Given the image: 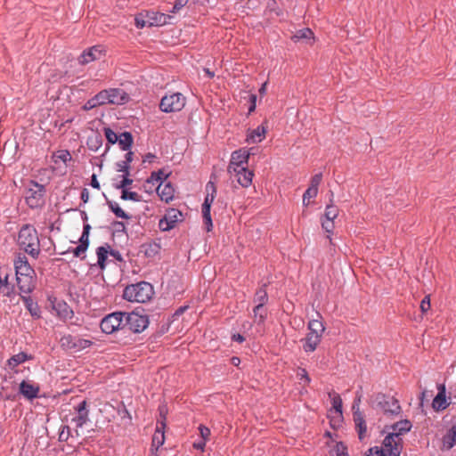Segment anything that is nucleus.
Masks as SVG:
<instances>
[{"label":"nucleus","instance_id":"3","mask_svg":"<svg viewBox=\"0 0 456 456\" xmlns=\"http://www.w3.org/2000/svg\"><path fill=\"white\" fill-rule=\"evenodd\" d=\"M383 446L370 448L364 456H400L402 452V438L398 434L389 433L383 440Z\"/></svg>","mask_w":456,"mask_h":456},{"label":"nucleus","instance_id":"32","mask_svg":"<svg viewBox=\"0 0 456 456\" xmlns=\"http://www.w3.org/2000/svg\"><path fill=\"white\" fill-rule=\"evenodd\" d=\"M314 37V32L308 28H305L303 29H299L298 31H297L292 37H291V39L294 41V42H298L300 41L301 39H311Z\"/></svg>","mask_w":456,"mask_h":456},{"label":"nucleus","instance_id":"50","mask_svg":"<svg viewBox=\"0 0 456 456\" xmlns=\"http://www.w3.org/2000/svg\"><path fill=\"white\" fill-rule=\"evenodd\" d=\"M322 226L325 230V232L328 233H331L335 227L334 222L332 219H326L325 221H322Z\"/></svg>","mask_w":456,"mask_h":456},{"label":"nucleus","instance_id":"7","mask_svg":"<svg viewBox=\"0 0 456 456\" xmlns=\"http://www.w3.org/2000/svg\"><path fill=\"white\" fill-rule=\"evenodd\" d=\"M149 324L148 317L137 312L125 313V329L134 333L143 331Z\"/></svg>","mask_w":456,"mask_h":456},{"label":"nucleus","instance_id":"43","mask_svg":"<svg viewBox=\"0 0 456 456\" xmlns=\"http://www.w3.org/2000/svg\"><path fill=\"white\" fill-rule=\"evenodd\" d=\"M91 230V226L89 224H85L83 228L82 235L79 239V244L85 243L86 247L89 245V232Z\"/></svg>","mask_w":456,"mask_h":456},{"label":"nucleus","instance_id":"58","mask_svg":"<svg viewBox=\"0 0 456 456\" xmlns=\"http://www.w3.org/2000/svg\"><path fill=\"white\" fill-rule=\"evenodd\" d=\"M57 158H59L62 161L66 162L68 159H70V154L67 151H59Z\"/></svg>","mask_w":456,"mask_h":456},{"label":"nucleus","instance_id":"57","mask_svg":"<svg viewBox=\"0 0 456 456\" xmlns=\"http://www.w3.org/2000/svg\"><path fill=\"white\" fill-rule=\"evenodd\" d=\"M347 447L345 445L343 442H338L336 444V452L337 456H338V453L346 452Z\"/></svg>","mask_w":456,"mask_h":456},{"label":"nucleus","instance_id":"21","mask_svg":"<svg viewBox=\"0 0 456 456\" xmlns=\"http://www.w3.org/2000/svg\"><path fill=\"white\" fill-rule=\"evenodd\" d=\"M109 93L110 104H124L129 99L128 94L119 88H110L109 89Z\"/></svg>","mask_w":456,"mask_h":456},{"label":"nucleus","instance_id":"42","mask_svg":"<svg viewBox=\"0 0 456 456\" xmlns=\"http://www.w3.org/2000/svg\"><path fill=\"white\" fill-rule=\"evenodd\" d=\"M104 134L109 143L118 142V135L110 128H104Z\"/></svg>","mask_w":456,"mask_h":456},{"label":"nucleus","instance_id":"33","mask_svg":"<svg viewBox=\"0 0 456 456\" xmlns=\"http://www.w3.org/2000/svg\"><path fill=\"white\" fill-rule=\"evenodd\" d=\"M109 208L111 209V211L115 214L117 217L122 218V219H129L130 216L126 214L117 202L109 201L108 202Z\"/></svg>","mask_w":456,"mask_h":456},{"label":"nucleus","instance_id":"14","mask_svg":"<svg viewBox=\"0 0 456 456\" xmlns=\"http://www.w3.org/2000/svg\"><path fill=\"white\" fill-rule=\"evenodd\" d=\"M145 18H148L147 22L150 23V26H162L170 23L172 16L151 11L145 13Z\"/></svg>","mask_w":456,"mask_h":456},{"label":"nucleus","instance_id":"24","mask_svg":"<svg viewBox=\"0 0 456 456\" xmlns=\"http://www.w3.org/2000/svg\"><path fill=\"white\" fill-rule=\"evenodd\" d=\"M411 427V422L409 419H403L393 424L391 428L394 430L393 433L398 434V437H400L401 435L409 432Z\"/></svg>","mask_w":456,"mask_h":456},{"label":"nucleus","instance_id":"8","mask_svg":"<svg viewBox=\"0 0 456 456\" xmlns=\"http://www.w3.org/2000/svg\"><path fill=\"white\" fill-rule=\"evenodd\" d=\"M186 99L180 93L165 95L160 102L159 108L164 112L180 111L185 106Z\"/></svg>","mask_w":456,"mask_h":456},{"label":"nucleus","instance_id":"40","mask_svg":"<svg viewBox=\"0 0 456 456\" xmlns=\"http://www.w3.org/2000/svg\"><path fill=\"white\" fill-rule=\"evenodd\" d=\"M332 407L339 418H342V399L339 395H335L332 398Z\"/></svg>","mask_w":456,"mask_h":456},{"label":"nucleus","instance_id":"55","mask_svg":"<svg viewBox=\"0 0 456 456\" xmlns=\"http://www.w3.org/2000/svg\"><path fill=\"white\" fill-rule=\"evenodd\" d=\"M99 106L98 103H96L94 96L88 100L86 104L84 105V110H90L95 107Z\"/></svg>","mask_w":456,"mask_h":456},{"label":"nucleus","instance_id":"44","mask_svg":"<svg viewBox=\"0 0 456 456\" xmlns=\"http://www.w3.org/2000/svg\"><path fill=\"white\" fill-rule=\"evenodd\" d=\"M134 21H135V26L138 28H142L144 27H151L150 26V23H148V18H145V14H139L138 16L135 17L134 19Z\"/></svg>","mask_w":456,"mask_h":456},{"label":"nucleus","instance_id":"37","mask_svg":"<svg viewBox=\"0 0 456 456\" xmlns=\"http://www.w3.org/2000/svg\"><path fill=\"white\" fill-rule=\"evenodd\" d=\"M267 301V293L265 290H262V289H259L258 290V315L260 317V319H264L265 315L263 314V312H262V306L264 305V304Z\"/></svg>","mask_w":456,"mask_h":456},{"label":"nucleus","instance_id":"38","mask_svg":"<svg viewBox=\"0 0 456 456\" xmlns=\"http://www.w3.org/2000/svg\"><path fill=\"white\" fill-rule=\"evenodd\" d=\"M96 253L98 257V265L101 268H103L107 259L108 250L104 247H99Z\"/></svg>","mask_w":456,"mask_h":456},{"label":"nucleus","instance_id":"29","mask_svg":"<svg viewBox=\"0 0 456 456\" xmlns=\"http://www.w3.org/2000/svg\"><path fill=\"white\" fill-rule=\"evenodd\" d=\"M444 444L447 449H451L456 444V425L452 426L444 436Z\"/></svg>","mask_w":456,"mask_h":456},{"label":"nucleus","instance_id":"5","mask_svg":"<svg viewBox=\"0 0 456 456\" xmlns=\"http://www.w3.org/2000/svg\"><path fill=\"white\" fill-rule=\"evenodd\" d=\"M373 402L385 414L398 415L402 411L398 400L383 393L376 394Z\"/></svg>","mask_w":456,"mask_h":456},{"label":"nucleus","instance_id":"46","mask_svg":"<svg viewBox=\"0 0 456 456\" xmlns=\"http://www.w3.org/2000/svg\"><path fill=\"white\" fill-rule=\"evenodd\" d=\"M269 129L268 121L265 120L260 126H258V142L265 138Z\"/></svg>","mask_w":456,"mask_h":456},{"label":"nucleus","instance_id":"17","mask_svg":"<svg viewBox=\"0 0 456 456\" xmlns=\"http://www.w3.org/2000/svg\"><path fill=\"white\" fill-rule=\"evenodd\" d=\"M353 417H354V421L355 424V428L358 433V437L362 441L364 438L366 431H367L364 416H363L362 412L360 411V409L357 408L353 412Z\"/></svg>","mask_w":456,"mask_h":456},{"label":"nucleus","instance_id":"9","mask_svg":"<svg viewBox=\"0 0 456 456\" xmlns=\"http://www.w3.org/2000/svg\"><path fill=\"white\" fill-rule=\"evenodd\" d=\"M61 346L66 350L78 352L91 346L92 342L77 336L64 335L60 339Z\"/></svg>","mask_w":456,"mask_h":456},{"label":"nucleus","instance_id":"41","mask_svg":"<svg viewBox=\"0 0 456 456\" xmlns=\"http://www.w3.org/2000/svg\"><path fill=\"white\" fill-rule=\"evenodd\" d=\"M317 192H318V191H317L316 188H310L309 187L305 191V193L303 195V203H304V205L308 206L309 205V200L312 199V198L316 197Z\"/></svg>","mask_w":456,"mask_h":456},{"label":"nucleus","instance_id":"18","mask_svg":"<svg viewBox=\"0 0 456 456\" xmlns=\"http://www.w3.org/2000/svg\"><path fill=\"white\" fill-rule=\"evenodd\" d=\"M157 193L161 200L169 202L174 199L175 189L170 182H161L157 187Z\"/></svg>","mask_w":456,"mask_h":456},{"label":"nucleus","instance_id":"48","mask_svg":"<svg viewBox=\"0 0 456 456\" xmlns=\"http://www.w3.org/2000/svg\"><path fill=\"white\" fill-rule=\"evenodd\" d=\"M129 175H126V174L123 175V179L116 184L117 189H122L126 190V187L127 185H130L133 183V180L128 177Z\"/></svg>","mask_w":456,"mask_h":456},{"label":"nucleus","instance_id":"61","mask_svg":"<svg viewBox=\"0 0 456 456\" xmlns=\"http://www.w3.org/2000/svg\"><path fill=\"white\" fill-rule=\"evenodd\" d=\"M81 200L86 203L89 200V191L87 189H84L81 192Z\"/></svg>","mask_w":456,"mask_h":456},{"label":"nucleus","instance_id":"60","mask_svg":"<svg viewBox=\"0 0 456 456\" xmlns=\"http://www.w3.org/2000/svg\"><path fill=\"white\" fill-rule=\"evenodd\" d=\"M256 134V130H250L247 135V139H246L247 142L248 143L254 142Z\"/></svg>","mask_w":456,"mask_h":456},{"label":"nucleus","instance_id":"4","mask_svg":"<svg viewBox=\"0 0 456 456\" xmlns=\"http://www.w3.org/2000/svg\"><path fill=\"white\" fill-rule=\"evenodd\" d=\"M152 294V286L145 281L126 286L124 289V297L131 302L144 303L151 298Z\"/></svg>","mask_w":456,"mask_h":456},{"label":"nucleus","instance_id":"39","mask_svg":"<svg viewBox=\"0 0 456 456\" xmlns=\"http://www.w3.org/2000/svg\"><path fill=\"white\" fill-rule=\"evenodd\" d=\"M121 199L124 200H133L135 202L141 201V196L134 191H128L127 190H123L121 194Z\"/></svg>","mask_w":456,"mask_h":456},{"label":"nucleus","instance_id":"59","mask_svg":"<svg viewBox=\"0 0 456 456\" xmlns=\"http://www.w3.org/2000/svg\"><path fill=\"white\" fill-rule=\"evenodd\" d=\"M276 4H276L275 0H273L272 3H268L267 9L269 10L270 12H274L277 16H279L280 15V12H278L276 10V7H275Z\"/></svg>","mask_w":456,"mask_h":456},{"label":"nucleus","instance_id":"23","mask_svg":"<svg viewBox=\"0 0 456 456\" xmlns=\"http://www.w3.org/2000/svg\"><path fill=\"white\" fill-rule=\"evenodd\" d=\"M321 336L318 334L308 333L304 344L305 352H314L321 341Z\"/></svg>","mask_w":456,"mask_h":456},{"label":"nucleus","instance_id":"63","mask_svg":"<svg viewBox=\"0 0 456 456\" xmlns=\"http://www.w3.org/2000/svg\"><path fill=\"white\" fill-rule=\"evenodd\" d=\"M250 99H251V105H250V107L248 109V113H251L255 110V108H256V96L252 94L250 96Z\"/></svg>","mask_w":456,"mask_h":456},{"label":"nucleus","instance_id":"10","mask_svg":"<svg viewBox=\"0 0 456 456\" xmlns=\"http://www.w3.org/2000/svg\"><path fill=\"white\" fill-rule=\"evenodd\" d=\"M182 213L175 209L171 208L167 211L165 216L159 220V227L163 232H167L173 229L178 221L181 220Z\"/></svg>","mask_w":456,"mask_h":456},{"label":"nucleus","instance_id":"31","mask_svg":"<svg viewBox=\"0 0 456 456\" xmlns=\"http://www.w3.org/2000/svg\"><path fill=\"white\" fill-rule=\"evenodd\" d=\"M28 359H31V356H28L27 354L21 352V353H19V354L13 355V356H12L8 360V365L11 368H15L16 366H18L19 364L26 362Z\"/></svg>","mask_w":456,"mask_h":456},{"label":"nucleus","instance_id":"11","mask_svg":"<svg viewBox=\"0 0 456 456\" xmlns=\"http://www.w3.org/2000/svg\"><path fill=\"white\" fill-rule=\"evenodd\" d=\"M14 268L16 277L35 275V271L28 264V258L24 254H17L14 259Z\"/></svg>","mask_w":456,"mask_h":456},{"label":"nucleus","instance_id":"16","mask_svg":"<svg viewBox=\"0 0 456 456\" xmlns=\"http://www.w3.org/2000/svg\"><path fill=\"white\" fill-rule=\"evenodd\" d=\"M102 55V50L100 46H93L86 51H84L79 57V63L85 65L95 60H98Z\"/></svg>","mask_w":456,"mask_h":456},{"label":"nucleus","instance_id":"26","mask_svg":"<svg viewBox=\"0 0 456 456\" xmlns=\"http://www.w3.org/2000/svg\"><path fill=\"white\" fill-rule=\"evenodd\" d=\"M164 422H161V427H157L156 431L152 436V447L159 449L161 445H163L165 442V435L162 428H164Z\"/></svg>","mask_w":456,"mask_h":456},{"label":"nucleus","instance_id":"28","mask_svg":"<svg viewBox=\"0 0 456 456\" xmlns=\"http://www.w3.org/2000/svg\"><path fill=\"white\" fill-rule=\"evenodd\" d=\"M118 142L123 151H127L133 143V136L128 132H124L118 135Z\"/></svg>","mask_w":456,"mask_h":456},{"label":"nucleus","instance_id":"20","mask_svg":"<svg viewBox=\"0 0 456 456\" xmlns=\"http://www.w3.org/2000/svg\"><path fill=\"white\" fill-rule=\"evenodd\" d=\"M20 391L24 397L31 400L37 397L39 387L30 382L22 381L20 385Z\"/></svg>","mask_w":456,"mask_h":456},{"label":"nucleus","instance_id":"56","mask_svg":"<svg viewBox=\"0 0 456 456\" xmlns=\"http://www.w3.org/2000/svg\"><path fill=\"white\" fill-rule=\"evenodd\" d=\"M298 376H300L301 380H305V383L309 384L311 381V379L306 371L305 369H300L299 372L297 373Z\"/></svg>","mask_w":456,"mask_h":456},{"label":"nucleus","instance_id":"34","mask_svg":"<svg viewBox=\"0 0 456 456\" xmlns=\"http://www.w3.org/2000/svg\"><path fill=\"white\" fill-rule=\"evenodd\" d=\"M102 139L100 134H94L87 140L88 148L91 151H96L102 146Z\"/></svg>","mask_w":456,"mask_h":456},{"label":"nucleus","instance_id":"52","mask_svg":"<svg viewBox=\"0 0 456 456\" xmlns=\"http://www.w3.org/2000/svg\"><path fill=\"white\" fill-rule=\"evenodd\" d=\"M430 309V298L429 296H426L420 302V310L423 314L427 313Z\"/></svg>","mask_w":456,"mask_h":456},{"label":"nucleus","instance_id":"12","mask_svg":"<svg viewBox=\"0 0 456 456\" xmlns=\"http://www.w3.org/2000/svg\"><path fill=\"white\" fill-rule=\"evenodd\" d=\"M44 187L38 183L28 189L26 193V201L30 208H37L43 203Z\"/></svg>","mask_w":456,"mask_h":456},{"label":"nucleus","instance_id":"36","mask_svg":"<svg viewBox=\"0 0 456 456\" xmlns=\"http://www.w3.org/2000/svg\"><path fill=\"white\" fill-rule=\"evenodd\" d=\"M109 89L102 90L99 92L95 96V101L98 105L110 104V100L109 98Z\"/></svg>","mask_w":456,"mask_h":456},{"label":"nucleus","instance_id":"1","mask_svg":"<svg viewBox=\"0 0 456 456\" xmlns=\"http://www.w3.org/2000/svg\"><path fill=\"white\" fill-rule=\"evenodd\" d=\"M254 148L248 151L246 149H240L232 152L230 164L228 166V173L232 177H235L238 183L243 186L248 187L252 183L254 176V170L248 168V161L250 155H253Z\"/></svg>","mask_w":456,"mask_h":456},{"label":"nucleus","instance_id":"53","mask_svg":"<svg viewBox=\"0 0 456 456\" xmlns=\"http://www.w3.org/2000/svg\"><path fill=\"white\" fill-rule=\"evenodd\" d=\"M118 166V171L123 172L124 175H129V164L126 161H121L117 164Z\"/></svg>","mask_w":456,"mask_h":456},{"label":"nucleus","instance_id":"19","mask_svg":"<svg viewBox=\"0 0 456 456\" xmlns=\"http://www.w3.org/2000/svg\"><path fill=\"white\" fill-rule=\"evenodd\" d=\"M77 415L72 419L77 428H81L88 420V411L86 410V402L82 401L76 407Z\"/></svg>","mask_w":456,"mask_h":456},{"label":"nucleus","instance_id":"2","mask_svg":"<svg viewBox=\"0 0 456 456\" xmlns=\"http://www.w3.org/2000/svg\"><path fill=\"white\" fill-rule=\"evenodd\" d=\"M18 244L21 249L37 258L40 254V244L37 230L28 224L22 226L18 235Z\"/></svg>","mask_w":456,"mask_h":456},{"label":"nucleus","instance_id":"45","mask_svg":"<svg viewBox=\"0 0 456 456\" xmlns=\"http://www.w3.org/2000/svg\"><path fill=\"white\" fill-rule=\"evenodd\" d=\"M88 247L85 243L79 244L77 247L72 249V253L77 257L85 258V253Z\"/></svg>","mask_w":456,"mask_h":456},{"label":"nucleus","instance_id":"25","mask_svg":"<svg viewBox=\"0 0 456 456\" xmlns=\"http://www.w3.org/2000/svg\"><path fill=\"white\" fill-rule=\"evenodd\" d=\"M8 279H9L8 268L6 266L0 267V287L6 289L5 294L7 296H9L10 293L12 292V290H13V288L9 286Z\"/></svg>","mask_w":456,"mask_h":456},{"label":"nucleus","instance_id":"27","mask_svg":"<svg viewBox=\"0 0 456 456\" xmlns=\"http://www.w3.org/2000/svg\"><path fill=\"white\" fill-rule=\"evenodd\" d=\"M207 195L202 205L211 207L216 193V189L213 182H208L206 185Z\"/></svg>","mask_w":456,"mask_h":456},{"label":"nucleus","instance_id":"64","mask_svg":"<svg viewBox=\"0 0 456 456\" xmlns=\"http://www.w3.org/2000/svg\"><path fill=\"white\" fill-rule=\"evenodd\" d=\"M210 208L211 207H208V206L202 205V216H203V218L207 217V216H210Z\"/></svg>","mask_w":456,"mask_h":456},{"label":"nucleus","instance_id":"6","mask_svg":"<svg viewBox=\"0 0 456 456\" xmlns=\"http://www.w3.org/2000/svg\"><path fill=\"white\" fill-rule=\"evenodd\" d=\"M101 329L104 333L111 334L125 329V313L116 312L105 316L101 322Z\"/></svg>","mask_w":456,"mask_h":456},{"label":"nucleus","instance_id":"62","mask_svg":"<svg viewBox=\"0 0 456 456\" xmlns=\"http://www.w3.org/2000/svg\"><path fill=\"white\" fill-rule=\"evenodd\" d=\"M91 185L95 189H100V183L97 180L96 175L94 174L92 175Z\"/></svg>","mask_w":456,"mask_h":456},{"label":"nucleus","instance_id":"35","mask_svg":"<svg viewBox=\"0 0 456 456\" xmlns=\"http://www.w3.org/2000/svg\"><path fill=\"white\" fill-rule=\"evenodd\" d=\"M309 332L313 334L322 335L324 331V326L322 322L319 320H312L308 323Z\"/></svg>","mask_w":456,"mask_h":456},{"label":"nucleus","instance_id":"49","mask_svg":"<svg viewBox=\"0 0 456 456\" xmlns=\"http://www.w3.org/2000/svg\"><path fill=\"white\" fill-rule=\"evenodd\" d=\"M200 436L203 441H208L210 436V429L204 425H200L199 427Z\"/></svg>","mask_w":456,"mask_h":456},{"label":"nucleus","instance_id":"54","mask_svg":"<svg viewBox=\"0 0 456 456\" xmlns=\"http://www.w3.org/2000/svg\"><path fill=\"white\" fill-rule=\"evenodd\" d=\"M188 0H175V3L171 10V12L175 13L186 5Z\"/></svg>","mask_w":456,"mask_h":456},{"label":"nucleus","instance_id":"47","mask_svg":"<svg viewBox=\"0 0 456 456\" xmlns=\"http://www.w3.org/2000/svg\"><path fill=\"white\" fill-rule=\"evenodd\" d=\"M167 177V175L165 174V172L163 170H159V172L157 173H152L151 175V181L152 182H164L163 180H166Z\"/></svg>","mask_w":456,"mask_h":456},{"label":"nucleus","instance_id":"51","mask_svg":"<svg viewBox=\"0 0 456 456\" xmlns=\"http://www.w3.org/2000/svg\"><path fill=\"white\" fill-rule=\"evenodd\" d=\"M322 173L314 175L311 178V184H310L309 187L310 188H316L318 190V186L320 185V183L322 182Z\"/></svg>","mask_w":456,"mask_h":456},{"label":"nucleus","instance_id":"22","mask_svg":"<svg viewBox=\"0 0 456 456\" xmlns=\"http://www.w3.org/2000/svg\"><path fill=\"white\" fill-rule=\"evenodd\" d=\"M21 299L32 317L36 319L41 317V311L37 303L34 302L30 297L22 296Z\"/></svg>","mask_w":456,"mask_h":456},{"label":"nucleus","instance_id":"13","mask_svg":"<svg viewBox=\"0 0 456 456\" xmlns=\"http://www.w3.org/2000/svg\"><path fill=\"white\" fill-rule=\"evenodd\" d=\"M438 393L432 402V407L436 411H441L449 405L446 400V389L444 384L437 386Z\"/></svg>","mask_w":456,"mask_h":456},{"label":"nucleus","instance_id":"15","mask_svg":"<svg viewBox=\"0 0 456 456\" xmlns=\"http://www.w3.org/2000/svg\"><path fill=\"white\" fill-rule=\"evenodd\" d=\"M35 275L16 277L17 286L20 293L29 294L35 288Z\"/></svg>","mask_w":456,"mask_h":456},{"label":"nucleus","instance_id":"30","mask_svg":"<svg viewBox=\"0 0 456 456\" xmlns=\"http://www.w3.org/2000/svg\"><path fill=\"white\" fill-rule=\"evenodd\" d=\"M330 204L327 205L326 207V209H325V213H324V216L326 219H332L334 220L338 215V209L337 208L336 206H334L332 204L333 202V191H330Z\"/></svg>","mask_w":456,"mask_h":456}]
</instances>
